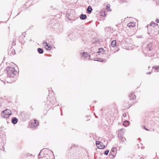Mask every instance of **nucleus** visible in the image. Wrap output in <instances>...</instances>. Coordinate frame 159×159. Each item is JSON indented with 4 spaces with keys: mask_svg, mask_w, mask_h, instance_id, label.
Segmentation results:
<instances>
[{
    "mask_svg": "<svg viewBox=\"0 0 159 159\" xmlns=\"http://www.w3.org/2000/svg\"><path fill=\"white\" fill-rule=\"evenodd\" d=\"M151 26H152L151 30L148 31V33L150 36L155 35L157 34L159 32V27L157 24L154 23H152L151 24Z\"/></svg>",
    "mask_w": 159,
    "mask_h": 159,
    "instance_id": "1",
    "label": "nucleus"
},
{
    "mask_svg": "<svg viewBox=\"0 0 159 159\" xmlns=\"http://www.w3.org/2000/svg\"><path fill=\"white\" fill-rule=\"evenodd\" d=\"M6 70L7 73V76L9 77H14L17 72L15 70L14 68L12 67H8L7 68Z\"/></svg>",
    "mask_w": 159,
    "mask_h": 159,
    "instance_id": "2",
    "label": "nucleus"
},
{
    "mask_svg": "<svg viewBox=\"0 0 159 159\" xmlns=\"http://www.w3.org/2000/svg\"><path fill=\"white\" fill-rule=\"evenodd\" d=\"M11 115V111L8 109H7L2 111L1 113V116L4 118H8Z\"/></svg>",
    "mask_w": 159,
    "mask_h": 159,
    "instance_id": "3",
    "label": "nucleus"
},
{
    "mask_svg": "<svg viewBox=\"0 0 159 159\" xmlns=\"http://www.w3.org/2000/svg\"><path fill=\"white\" fill-rule=\"evenodd\" d=\"M81 58L82 59H90V55H88L87 52H83L80 54Z\"/></svg>",
    "mask_w": 159,
    "mask_h": 159,
    "instance_id": "4",
    "label": "nucleus"
},
{
    "mask_svg": "<svg viewBox=\"0 0 159 159\" xmlns=\"http://www.w3.org/2000/svg\"><path fill=\"white\" fill-rule=\"evenodd\" d=\"M39 125V122L37 120L35 119L31 120L30 123V127L32 128H35Z\"/></svg>",
    "mask_w": 159,
    "mask_h": 159,
    "instance_id": "5",
    "label": "nucleus"
},
{
    "mask_svg": "<svg viewBox=\"0 0 159 159\" xmlns=\"http://www.w3.org/2000/svg\"><path fill=\"white\" fill-rule=\"evenodd\" d=\"M118 137L119 138V141L120 142V143L122 144L125 143L126 139L124 137L123 135H118Z\"/></svg>",
    "mask_w": 159,
    "mask_h": 159,
    "instance_id": "6",
    "label": "nucleus"
},
{
    "mask_svg": "<svg viewBox=\"0 0 159 159\" xmlns=\"http://www.w3.org/2000/svg\"><path fill=\"white\" fill-rule=\"evenodd\" d=\"M96 143L97 147L99 148L103 149L105 147V146L103 145V143L100 141H96Z\"/></svg>",
    "mask_w": 159,
    "mask_h": 159,
    "instance_id": "7",
    "label": "nucleus"
},
{
    "mask_svg": "<svg viewBox=\"0 0 159 159\" xmlns=\"http://www.w3.org/2000/svg\"><path fill=\"white\" fill-rule=\"evenodd\" d=\"M43 44L44 45L45 47L47 50H49L51 49L52 48L51 46L48 43L46 42H43Z\"/></svg>",
    "mask_w": 159,
    "mask_h": 159,
    "instance_id": "8",
    "label": "nucleus"
},
{
    "mask_svg": "<svg viewBox=\"0 0 159 159\" xmlns=\"http://www.w3.org/2000/svg\"><path fill=\"white\" fill-rule=\"evenodd\" d=\"M41 151L39 155V159H52L50 158V157L48 156H47L46 157H42L41 155Z\"/></svg>",
    "mask_w": 159,
    "mask_h": 159,
    "instance_id": "9",
    "label": "nucleus"
},
{
    "mask_svg": "<svg viewBox=\"0 0 159 159\" xmlns=\"http://www.w3.org/2000/svg\"><path fill=\"white\" fill-rule=\"evenodd\" d=\"M129 97H130V100H133L136 98V96L133 93H131L129 94Z\"/></svg>",
    "mask_w": 159,
    "mask_h": 159,
    "instance_id": "10",
    "label": "nucleus"
},
{
    "mask_svg": "<svg viewBox=\"0 0 159 159\" xmlns=\"http://www.w3.org/2000/svg\"><path fill=\"white\" fill-rule=\"evenodd\" d=\"M147 48L149 51H152V44L151 43H148L147 45Z\"/></svg>",
    "mask_w": 159,
    "mask_h": 159,
    "instance_id": "11",
    "label": "nucleus"
},
{
    "mask_svg": "<svg viewBox=\"0 0 159 159\" xmlns=\"http://www.w3.org/2000/svg\"><path fill=\"white\" fill-rule=\"evenodd\" d=\"M93 9L91 6H89L87 9V12L88 14H90L92 11Z\"/></svg>",
    "mask_w": 159,
    "mask_h": 159,
    "instance_id": "12",
    "label": "nucleus"
},
{
    "mask_svg": "<svg viewBox=\"0 0 159 159\" xmlns=\"http://www.w3.org/2000/svg\"><path fill=\"white\" fill-rule=\"evenodd\" d=\"M18 122L17 119L16 117H13L11 120V122L14 124H16Z\"/></svg>",
    "mask_w": 159,
    "mask_h": 159,
    "instance_id": "13",
    "label": "nucleus"
},
{
    "mask_svg": "<svg viewBox=\"0 0 159 159\" xmlns=\"http://www.w3.org/2000/svg\"><path fill=\"white\" fill-rule=\"evenodd\" d=\"M105 52V51L102 48H99L98 51L97 53H100L101 54H103Z\"/></svg>",
    "mask_w": 159,
    "mask_h": 159,
    "instance_id": "14",
    "label": "nucleus"
},
{
    "mask_svg": "<svg viewBox=\"0 0 159 159\" xmlns=\"http://www.w3.org/2000/svg\"><path fill=\"white\" fill-rule=\"evenodd\" d=\"M135 25V23L134 22H132L127 24V26L130 27H134Z\"/></svg>",
    "mask_w": 159,
    "mask_h": 159,
    "instance_id": "15",
    "label": "nucleus"
},
{
    "mask_svg": "<svg viewBox=\"0 0 159 159\" xmlns=\"http://www.w3.org/2000/svg\"><path fill=\"white\" fill-rule=\"evenodd\" d=\"M115 148H112L110 152V155H112V156L114 157V155H115V151L114 150Z\"/></svg>",
    "mask_w": 159,
    "mask_h": 159,
    "instance_id": "16",
    "label": "nucleus"
},
{
    "mask_svg": "<svg viewBox=\"0 0 159 159\" xmlns=\"http://www.w3.org/2000/svg\"><path fill=\"white\" fill-rule=\"evenodd\" d=\"M80 18L82 20H84L87 18V16L86 15L81 14L80 16Z\"/></svg>",
    "mask_w": 159,
    "mask_h": 159,
    "instance_id": "17",
    "label": "nucleus"
},
{
    "mask_svg": "<svg viewBox=\"0 0 159 159\" xmlns=\"http://www.w3.org/2000/svg\"><path fill=\"white\" fill-rule=\"evenodd\" d=\"M125 132V130L124 129H121L120 130H119L118 135H122V134H123Z\"/></svg>",
    "mask_w": 159,
    "mask_h": 159,
    "instance_id": "18",
    "label": "nucleus"
},
{
    "mask_svg": "<svg viewBox=\"0 0 159 159\" xmlns=\"http://www.w3.org/2000/svg\"><path fill=\"white\" fill-rule=\"evenodd\" d=\"M37 51L39 54H42L43 52V49L39 48L37 49Z\"/></svg>",
    "mask_w": 159,
    "mask_h": 159,
    "instance_id": "19",
    "label": "nucleus"
},
{
    "mask_svg": "<svg viewBox=\"0 0 159 159\" xmlns=\"http://www.w3.org/2000/svg\"><path fill=\"white\" fill-rule=\"evenodd\" d=\"M129 122L128 121H125L123 123V125L125 126H127L129 125Z\"/></svg>",
    "mask_w": 159,
    "mask_h": 159,
    "instance_id": "20",
    "label": "nucleus"
},
{
    "mask_svg": "<svg viewBox=\"0 0 159 159\" xmlns=\"http://www.w3.org/2000/svg\"><path fill=\"white\" fill-rule=\"evenodd\" d=\"M116 41L115 40L112 41L111 42V45L112 47H114L116 45Z\"/></svg>",
    "mask_w": 159,
    "mask_h": 159,
    "instance_id": "21",
    "label": "nucleus"
},
{
    "mask_svg": "<svg viewBox=\"0 0 159 159\" xmlns=\"http://www.w3.org/2000/svg\"><path fill=\"white\" fill-rule=\"evenodd\" d=\"M153 68L154 69V70H155V72H159V66H155L154 67H153Z\"/></svg>",
    "mask_w": 159,
    "mask_h": 159,
    "instance_id": "22",
    "label": "nucleus"
},
{
    "mask_svg": "<svg viewBox=\"0 0 159 159\" xmlns=\"http://www.w3.org/2000/svg\"><path fill=\"white\" fill-rule=\"evenodd\" d=\"M109 152V150H106L105 151V152H104V154L106 155H108Z\"/></svg>",
    "mask_w": 159,
    "mask_h": 159,
    "instance_id": "23",
    "label": "nucleus"
},
{
    "mask_svg": "<svg viewBox=\"0 0 159 159\" xmlns=\"http://www.w3.org/2000/svg\"><path fill=\"white\" fill-rule=\"evenodd\" d=\"M100 15L103 16H104L105 15V11H103V12H102L100 14Z\"/></svg>",
    "mask_w": 159,
    "mask_h": 159,
    "instance_id": "24",
    "label": "nucleus"
},
{
    "mask_svg": "<svg viewBox=\"0 0 159 159\" xmlns=\"http://www.w3.org/2000/svg\"><path fill=\"white\" fill-rule=\"evenodd\" d=\"M110 5L108 4L107 5V6L106 7V9H107V11H109V9H110Z\"/></svg>",
    "mask_w": 159,
    "mask_h": 159,
    "instance_id": "25",
    "label": "nucleus"
},
{
    "mask_svg": "<svg viewBox=\"0 0 159 159\" xmlns=\"http://www.w3.org/2000/svg\"><path fill=\"white\" fill-rule=\"evenodd\" d=\"M94 61H101V62H103V60H101V61L99 60H98L96 59V58H95L94 59Z\"/></svg>",
    "mask_w": 159,
    "mask_h": 159,
    "instance_id": "26",
    "label": "nucleus"
},
{
    "mask_svg": "<svg viewBox=\"0 0 159 159\" xmlns=\"http://www.w3.org/2000/svg\"><path fill=\"white\" fill-rule=\"evenodd\" d=\"M155 21L157 23H159V19H156Z\"/></svg>",
    "mask_w": 159,
    "mask_h": 159,
    "instance_id": "27",
    "label": "nucleus"
},
{
    "mask_svg": "<svg viewBox=\"0 0 159 159\" xmlns=\"http://www.w3.org/2000/svg\"><path fill=\"white\" fill-rule=\"evenodd\" d=\"M26 34L25 32H23L22 33V35L24 37H25V35Z\"/></svg>",
    "mask_w": 159,
    "mask_h": 159,
    "instance_id": "28",
    "label": "nucleus"
},
{
    "mask_svg": "<svg viewBox=\"0 0 159 159\" xmlns=\"http://www.w3.org/2000/svg\"><path fill=\"white\" fill-rule=\"evenodd\" d=\"M123 116L124 117H126L127 116V115L126 113H124L123 114Z\"/></svg>",
    "mask_w": 159,
    "mask_h": 159,
    "instance_id": "29",
    "label": "nucleus"
},
{
    "mask_svg": "<svg viewBox=\"0 0 159 159\" xmlns=\"http://www.w3.org/2000/svg\"><path fill=\"white\" fill-rule=\"evenodd\" d=\"M0 149L2 150H3V149H4V148L3 147H2V148H0Z\"/></svg>",
    "mask_w": 159,
    "mask_h": 159,
    "instance_id": "30",
    "label": "nucleus"
},
{
    "mask_svg": "<svg viewBox=\"0 0 159 159\" xmlns=\"http://www.w3.org/2000/svg\"><path fill=\"white\" fill-rule=\"evenodd\" d=\"M151 73V72H148V73H147V74H150Z\"/></svg>",
    "mask_w": 159,
    "mask_h": 159,
    "instance_id": "31",
    "label": "nucleus"
},
{
    "mask_svg": "<svg viewBox=\"0 0 159 159\" xmlns=\"http://www.w3.org/2000/svg\"><path fill=\"white\" fill-rule=\"evenodd\" d=\"M144 128H145V129L146 130H148V129L147 128H146L145 126H144Z\"/></svg>",
    "mask_w": 159,
    "mask_h": 159,
    "instance_id": "32",
    "label": "nucleus"
},
{
    "mask_svg": "<svg viewBox=\"0 0 159 159\" xmlns=\"http://www.w3.org/2000/svg\"><path fill=\"white\" fill-rule=\"evenodd\" d=\"M140 159H144V157H141Z\"/></svg>",
    "mask_w": 159,
    "mask_h": 159,
    "instance_id": "33",
    "label": "nucleus"
},
{
    "mask_svg": "<svg viewBox=\"0 0 159 159\" xmlns=\"http://www.w3.org/2000/svg\"><path fill=\"white\" fill-rule=\"evenodd\" d=\"M102 110H103V109H101V111H102Z\"/></svg>",
    "mask_w": 159,
    "mask_h": 159,
    "instance_id": "34",
    "label": "nucleus"
},
{
    "mask_svg": "<svg viewBox=\"0 0 159 159\" xmlns=\"http://www.w3.org/2000/svg\"><path fill=\"white\" fill-rule=\"evenodd\" d=\"M95 117H96V118H98V116H95Z\"/></svg>",
    "mask_w": 159,
    "mask_h": 159,
    "instance_id": "35",
    "label": "nucleus"
}]
</instances>
